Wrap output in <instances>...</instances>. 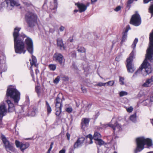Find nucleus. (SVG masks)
<instances>
[{"label":"nucleus","mask_w":153,"mask_h":153,"mask_svg":"<svg viewBox=\"0 0 153 153\" xmlns=\"http://www.w3.org/2000/svg\"><path fill=\"white\" fill-rule=\"evenodd\" d=\"M147 59L150 61L153 60V48H147L146 58L139 68L134 73L133 77L136 76L138 74L141 72L143 68L147 74L151 73L152 70L150 64L148 62Z\"/></svg>","instance_id":"1"},{"label":"nucleus","mask_w":153,"mask_h":153,"mask_svg":"<svg viewBox=\"0 0 153 153\" xmlns=\"http://www.w3.org/2000/svg\"><path fill=\"white\" fill-rule=\"evenodd\" d=\"M137 147L134 151L135 153H137L142 150L144 148V146L146 144L148 147L152 146V140L149 138L145 139L144 137L137 138L136 139Z\"/></svg>","instance_id":"2"},{"label":"nucleus","mask_w":153,"mask_h":153,"mask_svg":"<svg viewBox=\"0 0 153 153\" xmlns=\"http://www.w3.org/2000/svg\"><path fill=\"white\" fill-rule=\"evenodd\" d=\"M6 95L10 97L14 101L15 103H18L20 99V92L14 87L9 86L7 89Z\"/></svg>","instance_id":"3"},{"label":"nucleus","mask_w":153,"mask_h":153,"mask_svg":"<svg viewBox=\"0 0 153 153\" xmlns=\"http://www.w3.org/2000/svg\"><path fill=\"white\" fill-rule=\"evenodd\" d=\"M21 29L20 28L16 27L14 29L13 33L14 37V48H24V44L23 42V37H22V39L19 34V32Z\"/></svg>","instance_id":"4"},{"label":"nucleus","mask_w":153,"mask_h":153,"mask_svg":"<svg viewBox=\"0 0 153 153\" xmlns=\"http://www.w3.org/2000/svg\"><path fill=\"white\" fill-rule=\"evenodd\" d=\"M6 104L3 103L0 105V116H4L6 115L7 111L6 108L7 105L8 107V111L9 112H12L14 111V104L10 100H6Z\"/></svg>","instance_id":"5"},{"label":"nucleus","mask_w":153,"mask_h":153,"mask_svg":"<svg viewBox=\"0 0 153 153\" xmlns=\"http://www.w3.org/2000/svg\"><path fill=\"white\" fill-rule=\"evenodd\" d=\"M135 53L136 51L133 49L130 53L128 58L126 60L127 62L126 67L127 71L129 73H132L135 70V68L132 63L133 59L135 58L134 54Z\"/></svg>","instance_id":"6"},{"label":"nucleus","mask_w":153,"mask_h":153,"mask_svg":"<svg viewBox=\"0 0 153 153\" xmlns=\"http://www.w3.org/2000/svg\"><path fill=\"white\" fill-rule=\"evenodd\" d=\"M25 19L30 27H33L36 21L37 16L36 15L33 13L28 12L25 16Z\"/></svg>","instance_id":"7"},{"label":"nucleus","mask_w":153,"mask_h":153,"mask_svg":"<svg viewBox=\"0 0 153 153\" xmlns=\"http://www.w3.org/2000/svg\"><path fill=\"white\" fill-rule=\"evenodd\" d=\"M6 59L4 54L2 51H0V75L1 77L2 73L6 71L7 70V67L5 64Z\"/></svg>","instance_id":"8"},{"label":"nucleus","mask_w":153,"mask_h":153,"mask_svg":"<svg viewBox=\"0 0 153 153\" xmlns=\"http://www.w3.org/2000/svg\"><path fill=\"white\" fill-rule=\"evenodd\" d=\"M1 138L6 151L7 152H9V151L14 152L15 148L13 146V144L9 141L3 134L1 135Z\"/></svg>","instance_id":"9"},{"label":"nucleus","mask_w":153,"mask_h":153,"mask_svg":"<svg viewBox=\"0 0 153 153\" xmlns=\"http://www.w3.org/2000/svg\"><path fill=\"white\" fill-rule=\"evenodd\" d=\"M5 5H6L8 10H11L12 9L13 6H18L19 4L14 0H6L0 4V10L4 7Z\"/></svg>","instance_id":"10"},{"label":"nucleus","mask_w":153,"mask_h":153,"mask_svg":"<svg viewBox=\"0 0 153 153\" xmlns=\"http://www.w3.org/2000/svg\"><path fill=\"white\" fill-rule=\"evenodd\" d=\"M53 60L59 64L62 67L64 65L65 60L63 55L58 52H56L53 56Z\"/></svg>","instance_id":"11"},{"label":"nucleus","mask_w":153,"mask_h":153,"mask_svg":"<svg viewBox=\"0 0 153 153\" xmlns=\"http://www.w3.org/2000/svg\"><path fill=\"white\" fill-rule=\"evenodd\" d=\"M130 23L135 26L139 25L141 23V19L139 15L136 13L132 15Z\"/></svg>","instance_id":"12"},{"label":"nucleus","mask_w":153,"mask_h":153,"mask_svg":"<svg viewBox=\"0 0 153 153\" xmlns=\"http://www.w3.org/2000/svg\"><path fill=\"white\" fill-rule=\"evenodd\" d=\"M59 95L57 99L55 100V106L56 108L55 114L56 116H59L61 112V109L62 107V105L61 103H60L62 100L59 98Z\"/></svg>","instance_id":"13"},{"label":"nucleus","mask_w":153,"mask_h":153,"mask_svg":"<svg viewBox=\"0 0 153 153\" xmlns=\"http://www.w3.org/2000/svg\"><path fill=\"white\" fill-rule=\"evenodd\" d=\"M85 140V138L83 137L79 138L74 143V149L81 147L84 143Z\"/></svg>","instance_id":"14"},{"label":"nucleus","mask_w":153,"mask_h":153,"mask_svg":"<svg viewBox=\"0 0 153 153\" xmlns=\"http://www.w3.org/2000/svg\"><path fill=\"white\" fill-rule=\"evenodd\" d=\"M153 84V76H152L150 79H146L145 83H144L142 86L144 87H148L151 86Z\"/></svg>","instance_id":"15"},{"label":"nucleus","mask_w":153,"mask_h":153,"mask_svg":"<svg viewBox=\"0 0 153 153\" xmlns=\"http://www.w3.org/2000/svg\"><path fill=\"white\" fill-rule=\"evenodd\" d=\"M75 5L77 6L79 9V11L80 13L85 11L87 9V7L83 4L77 3H76Z\"/></svg>","instance_id":"16"},{"label":"nucleus","mask_w":153,"mask_h":153,"mask_svg":"<svg viewBox=\"0 0 153 153\" xmlns=\"http://www.w3.org/2000/svg\"><path fill=\"white\" fill-rule=\"evenodd\" d=\"M90 122V119L88 118H83L82 120L81 123V128H83V126H86L88 125Z\"/></svg>","instance_id":"17"},{"label":"nucleus","mask_w":153,"mask_h":153,"mask_svg":"<svg viewBox=\"0 0 153 153\" xmlns=\"http://www.w3.org/2000/svg\"><path fill=\"white\" fill-rule=\"evenodd\" d=\"M25 43L28 48H33V42L32 40L29 38H27L25 40Z\"/></svg>","instance_id":"18"},{"label":"nucleus","mask_w":153,"mask_h":153,"mask_svg":"<svg viewBox=\"0 0 153 153\" xmlns=\"http://www.w3.org/2000/svg\"><path fill=\"white\" fill-rule=\"evenodd\" d=\"M130 29V27L129 25H128L126 27L125 31L123 32V35L122 37V41L124 42L126 39L127 37V33L128 30Z\"/></svg>","instance_id":"19"},{"label":"nucleus","mask_w":153,"mask_h":153,"mask_svg":"<svg viewBox=\"0 0 153 153\" xmlns=\"http://www.w3.org/2000/svg\"><path fill=\"white\" fill-rule=\"evenodd\" d=\"M108 126L111 127L115 131L116 128H117L120 130L121 128V125L118 123L116 121L114 125L112 124H109Z\"/></svg>","instance_id":"20"},{"label":"nucleus","mask_w":153,"mask_h":153,"mask_svg":"<svg viewBox=\"0 0 153 153\" xmlns=\"http://www.w3.org/2000/svg\"><path fill=\"white\" fill-rule=\"evenodd\" d=\"M149 48H153V30L149 35Z\"/></svg>","instance_id":"21"},{"label":"nucleus","mask_w":153,"mask_h":153,"mask_svg":"<svg viewBox=\"0 0 153 153\" xmlns=\"http://www.w3.org/2000/svg\"><path fill=\"white\" fill-rule=\"evenodd\" d=\"M95 140V143L97 145H98L99 146H101L105 144H106V143H105V142L101 138H99L98 139Z\"/></svg>","instance_id":"22"},{"label":"nucleus","mask_w":153,"mask_h":153,"mask_svg":"<svg viewBox=\"0 0 153 153\" xmlns=\"http://www.w3.org/2000/svg\"><path fill=\"white\" fill-rule=\"evenodd\" d=\"M29 146V144L28 143H21L20 146V149L22 152L26 149H27Z\"/></svg>","instance_id":"23"},{"label":"nucleus","mask_w":153,"mask_h":153,"mask_svg":"<svg viewBox=\"0 0 153 153\" xmlns=\"http://www.w3.org/2000/svg\"><path fill=\"white\" fill-rule=\"evenodd\" d=\"M57 44L58 47L62 48L63 47L62 39L60 38H57Z\"/></svg>","instance_id":"24"},{"label":"nucleus","mask_w":153,"mask_h":153,"mask_svg":"<svg viewBox=\"0 0 153 153\" xmlns=\"http://www.w3.org/2000/svg\"><path fill=\"white\" fill-rule=\"evenodd\" d=\"M24 48H15V51L16 53L21 54L22 53H24L26 51Z\"/></svg>","instance_id":"25"},{"label":"nucleus","mask_w":153,"mask_h":153,"mask_svg":"<svg viewBox=\"0 0 153 153\" xmlns=\"http://www.w3.org/2000/svg\"><path fill=\"white\" fill-rule=\"evenodd\" d=\"M94 139L95 140L99 138H100L101 137V134L99 132H96L94 133Z\"/></svg>","instance_id":"26"},{"label":"nucleus","mask_w":153,"mask_h":153,"mask_svg":"<svg viewBox=\"0 0 153 153\" xmlns=\"http://www.w3.org/2000/svg\"><path fill=\"white\" fill-rule=\"evenodd\" d=\"M46 106L48 112V114H49L51 112L52 109L49 104L47 101H45Z\"/></svg>","instance_id":"27"},{"label":"nucleus","mask_w":153,"mask_h":153,"mask_svg":"<svg viewBox=\"0 0 153 153\" xmlns=\"http://www.w3.org/2000/svg\"><path fill=\"white\" fill-rule=\"evenodd\" d=\"M130 119L133 122H135L136 121V115L133 114L131 115L130 117Z\"/></svg>","instance_id":"28"},{"label":"nucleus","mask_w":153,"mask_h":153,"mask_svg":"<svg viewBox=\"0 0 153 153\" xmlns=\"http://www.w3.org/2000/svg\"><path fill=\"white\" fill-rule=\"evenodd\" d=\"M49 67L50 70L54 71L56 68V66L55 64H50L49 65Z\"/></svg>","instance_id":"29"},{"label":"nucleus","mask_w":153,"mask_h":153,"mask_svg":"<svg viewBox=\"0 0 153 153\" xmlns=\"http://www.w3.org/2000/svg\"><path fill=\"white\" fill-rule=\"evenodd\" d=\"M59 98L62 101L61 102V103H61V104H62V101H63V100H65V99L64 98V97H63V96L62 95V94H59L57 97H56V100L57 99V98L59 96Z\"/></svg>","instance_id":"30"},{"label":"nucleus","mask_w":153,"mask_h":153,"mask_svg":"<svg viewBox=\"0 0 153 153\" xmlns=\"http://www.w3.org/2000/svg\"><path fill=\"white\" fill-rule=\"evenodd\" d=\"M35 90L36 92L37 93L38 96L40 94V89L38 86H36L35 88Z\"/></svg>","instance_id":"31"},{"label":"nucleus","mask_w":153,"mask_h":153,"mask_svg":"<svg viewBox=\"0 0 153 153\" xmlns=\"http://www.w3.org/2000/svg\"><path fill=\"white\" fill-rule=\"evenodd\" d=\"M32 62H30V63H35L37 62V60L35 56L32 55Z\"/></svg>","instance_id":"32"},{"label":"nucleus","mask_w":153,"mask_h":153,"mask_svg":"<svg viewBox=\"0 0 153 153\" xmlns=\"http://www.w3.org/2000/svg\"><path fill=\"white\" fill-rule=\"evenodd\" d=\"M128 94L127 92L124 91H121L119 94L120 96V97H123V96L126 95Z\"/></svg>","instance_id":"33"},{"label":"nucleus","mask_w":153,"mask_h":153,"mask_svg":"<svg viewBox=\"0 0 153 153\" xmlns=\"http://www.w3.org/2000/svg\"><path fill=\"white\" fill-rule=\"evenodd\" d=\"M138 41V39L137 38H135L132 45V46L133 48H134L136 47V44L137 42Z\"/></svg>","instance_id":"34"},{"label":"nucleus","mask_w":153,"mask_h":153,"mask_svg":"<svg viewBox=\"0 0 153 153\" xmlns=\"http://www.w3.org/2000/svg\"><path fill=\"white\" fill-rule=\"evenodd\" d=\"M124 79L123 77H122L121 76L120 77V79H119V82L120 83V84L123 85L124 84Z\"/></svg>","instance_id":"35"},{"label":"nucleus","mask_w":153,"mask_h":153,"mask_svg":"<svg viewBox=\"0 0 153 153\" xmlns=\"http://www.w3.org/2000/svg\"><path fill=\"white\" fill-rule=\"evenodd\" d=\"M137 1V0H128L127 2V7H130V4L133 3L134 1Z\"/></svg>","instance_id":"36"},{"label":"nucleus","mask_w":153,"mask_h":153,"mask_svg":"<svg viewBox=\"0 0 153 153\" xmlns=\"http://www.w3.org/2000/svg\"><path fill=\"white\" fill-rule=\"evenodd\" d=\"M114 81L113 80L112 81H110L109 82H106V84H107L109 86H112L114 83Z\"/></svg>","instance_id":"37"},{"label":"nucleus","mask_w":153,"mask_h":153,"mask_svg":"<svg viewBox=\"0 0 153 153\" xmlns=\"http://www.w3.org/2000/svg\"><path fill=\"white\" fill-rule=\"evenodd\" d=\"M60 78L59 76H58L54 80V82L56 83V84H57L59 82Z\"/></svg>","instance_id":"38"},{"label":"nucleus","mask_w":153,"mask_h":153,"mask_svg":"<svg viewBox=\"0 0 153 153\" xmlns=\"http://www.w3.org/2000/svg\"><path fill=\"white\" fill-rule=\"evenodd\" d=\"M149 11L153 15V4H152L150 7L149 8Z\"/></svg>","instance_id":"39"},{"label":"nucleus","mask_w":153,"mask_h":153,"mask_svg":"<svg viewBox=\"0 0 153 153\" xmlns=\"http://www.w3.org/2000/svg\"><path fill=\"white\" fill-rule=\"evenodd\" d=\"M15 144L17 148H20L21 144L19 141L16 140L15 141Z\"/></svg>","instance_id":"40"},{"label":"nucleus","mask_w":153,"mask_h":153,"mask_svg":"<svg viewBox=\"0 0 153 153\" xmlns=\"http://www.w3.org/2000/svg\"><path fill=\"white\" fill-rule=\"evenodd\" d=\"M65 110L67 112L70 113L72 111L73 109L72 108L68 107Z\"/></svg>","instance_id":"41"},{"label":"nucleus","mask_w":153,"mask_h":153,"mask_svg":"<svg viewBox=\"0 0 153 153\" xmlns=\"http://www.w3.org/2000/svg\"><path fill=\"white\" fill-rule=\"evenodd\" d=\"M77 51L79 52L84 53L85 52L86 50L85 48H79Z\"/></svg>","instance_id":"42"},{"label":"nucleus","mask_w":153,"mask_h":153,"mask_svg":"<svg viewBox=\"0 0 153 153\" xmlns=\"http://www.w3.org/2000/svg\"><path fill=\"white\" fill-rule=\"evenodd\" d=\"M91 104H89L88 105H87L85 107V108H86V111H88L90 108L91 107Z\"/></svg>","instance_id":"43"},{"label":"nucleus","mask_w":153,"mask_h":153,"mask_svg":"<svg viewBox=\"0 0 153 153\" xmlns=\"http://www.w3.org/2000/svg\"><path fill=\"white\" fill-rule=\"evenodd\" d=\"M106 84V83H103L101 82L99 83L97 85V86H105V84Z\"/></svg>","instance_id":"44"},{"label":"nucleus","mask_w":153,"mask_h":153,"mask_svg":"<svg viewBox=\"0 0 153 153\" xmlns=\"http://www.w3.org/2000/svg\"><path fill=\"white\" fill-rule=\"evenodd\" d=\"M53 144H54V143L53 142H51L50 148L48 150V151H49L50 152H51V149L52 148L53 146Z\"/></svg>","instance_id":"45"},{"label":"nucleus","mask_w":153,"mask_h":153,"mask_svg":"<svg viewBox=\"0 0 153 153\" xmlns=\"http://www.w3.org/2000/svg\"><path fill=\"white\" fill-rule=\"evenodd\" d=\"M86 138H88L90 139H94V136H93L91 134H89L88 135H87L86 137Z\"/></svg>","instance_id":"46"},{"label":"nucleus","mask_w":153,"mask_h":153,"mask_svg":"<svg viewBox=\"0 0 153 153\" xmlns=\"http://www.w3.org/2000/svg\"><path fill=\"white\" fill-rule=\"evenodd\" d=\"M71 56L73 58H76V53L74 52H72L71 54Z\"/></svg>","instance_id":"47"},{"label":"nucleus","mask_w":153,"mask_h":153,"mask_svg":"<svg viewBox=\"0 0 153 153\" xmlns=\"http://www.w3.org/2000/svg\"><path fill=\"white\" fill-rule=\"evenodd\" d=\"M127 111L128 112H131L133 111V108L131 107H130L127 109Z\"/></svg>","instance_id":"48"},{"label":"nucleus","mask_w":153,"mask_h":153,"mask_svg":"<svg viewBox=\"0 0 153 153\" xmlns=\"http://www.w3.org/2000/svg\"><path fill=\"white\" fill-rule=\"evenodd\" d=\"M120 55H118L115 58V60L117 62H119L120 61Z\"/></svg>","instance_id":"49"},{"label":"nucleus","mask_w":153,"mask_h":153,"mask_svg":"<svg viewBox=\"0 0 153 153\" xmlns=\"http://www.w3.org/2000/svg\"><path fill=\"white\" fill-rule=\"evenodd\" d=\"M28 51L31 54H32L33 52V48H27Z\"/></svg>","instance_id":"50"},{"label":"nucleus","mask_w":153,"mask_h":153,"mask_svg":"<svg viewBox=\"0 0 153 153\" xmlns=\"http://www.w3.org/2000/svg\"><path fill=\"white\" fill-rule=\"evenodd\" d=\"M121 9V7L120 6H118L116 7L115 9V11H118L120 10Z\"/></svg>","instance_id":"51"},{"label":"nucleus","mask_w":153,"mask_h":153,"mask_svg":"<svg viewBox=\"0 0 153 153\" xmlns=\"http://www.w3.org/2000/svg\"><path fill=\"white\" fill-rule=\"evenodd\" d=\"M62 78L63 80L65 81H67L68 80V78L67 76H64Z\"/></svg>","instance_id":"52"},{"label":"nucleus","mask_w":153,"mask_h":153,"mask_svg":"<svg viewBox=\"0 0 153 153\" xmlns=\"http://www.w3.org/2000/svg\"><path fill=\"white\" fill-rule=\"evenodd\" d=\"M3 116H0V125H2L3 124L2 122V119L3 117Z\"/></svg>","instance_id":"53"},{"label":"nucleus","mask_w":153,"mask_h":153,"mask_svg":"<svg viewBox=\"0 0 153 153\" xmlns=\"http://www.w3.org/2000/svg\"><path fill=\"white\" fill-rule=\"evenodd\" d=\"M72 66H73L74 68L75 69H76L77 68V67L76 65L74 62H73L72 64Z\"/></svg>","instance_id":"54"},{"label":"nucleus","mask_w":153,"mask_h":153,"mask_svg":"<svg viewBox=\"0 0 153 153\" xmlns=\"http://www.w3.org/2000/svg\"><path fill=\"white\" fill-rule=\"evenodd\" d=\"M66 136L68 140H70V134L68 132L66 133Z\"/></svg>","instance_id":"55"},{"label":"nucleus","mask_w":153,"mask_h":153,"mask_svg":"<svg viewBox=\"0 0 153 153\" xmlns=\"http://www.w3.org/2000/svg\"><path fill=\"white\" fill-rule=\"evenodd\" d=\"M64 29H65V27H64L61 26L60 27L59 30H60V31H62L64 30Z\"/></svg>","instance_id":"56"},{"label":"nucleus","mask_w":153,"mask_h":153,"mask_svg":"<svg viewBox=\"0 0 153 153\" xmlns=\"http://www.w3.org/2000/svg\"><path fill=\"white\" fill-rule=\"evenodd\" d=\"M99 112H97V114H96L95 115H94V119L95 120L96 119H97V118L99 116Z\"/></svg>","instance_id":"57"},{"label":"nucleus","mask_w":153,"mask_h":153,"mask_svg":"<svg viewBox=\"0 0 153 153\" xmlns=\"http://www.w3.org/2000/svg\"><path fill=\"white\" fill-rule=\"evenodd\" d=\"M36 63H31L30 64V65L31 66L34 65L35 67H38V64H36Z\"/></svg>","instance_id":"58"},{"label":"nucleus","mask_w":153,"mask_h":153,"mask_svg":"<svg viewBox=\"0 0 153 153\" xmlns=\"http://www.w3.org/2000/svg\"><path fill=\"white\" fill-rule=\"evenodd\" d=\"M65 150L63 149L59 152V153H65Z\"/></svg>","instance_id":"59"},{"label":"nucleus","mask_w":153,"mask_h":153,"mask_svg":"<svg viewBox=\"0 0 153 153\" xmlns=\"http://www.w3.org/2000/svg\"><path fill=\"white\" fill-rule=\"evenodd\" d=\"M55 31V30L51 28L50 29L49 32L51 33H53Z\"/></svg>","instance_id":"60"},{"label":"nucleus","mask_w":153,"mask_h":153,"mask_svg":"<svg viewBox=\"0 0 153 153\" xmlns=\"http://www.w3.org/2000/svg\"><path fill=\"white\" fill-rule=\"evenodd\" d=\"M82 91H83V93H85L86 92V89L85 88H84L83 89V88H82Z\"/></svg>","instance_id":"61"},{"label":"nucleus","mask_w":153,"mask_h":153,"mask_svg":"<svg viewBox=\"0 0 153 153\" xmlns=\"http://www.w3.org/2000/svg\"><path fill=\"white\" fill-rule=\"evenodd\" d=\"M97 0H91V4H93L94 3L97 1Z\"/></svg>","instance_id":"62"},{"label":"nucleus","mask_w":153,"mask_h":153,"mask_svg":"<svg viewBox=\"0 0 153 153\" xmlns=\"http://www.w3.org/2000/svg\"><path fill=\"white\" fill-rule=\"evenodd\" d=\"M93 139H90V142L89 143V144H92L93 143V141H92Z\"/></svg>","instance_id":"63"},{"label":"nucleus","mask_w":153,"mask_h":153,"mask_svg":"<svg viewBox=\"0 0 153 153\" xmlns=\"http://www.w3.org/2000/svg\"><path fill=\"white\" fill-rule=\"evenodd\" d=\"M73 39H69L68 40V41L70 42H72L73 41Z\"/></svg>","instance_id":"64"}]
</instances>
